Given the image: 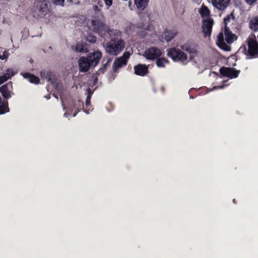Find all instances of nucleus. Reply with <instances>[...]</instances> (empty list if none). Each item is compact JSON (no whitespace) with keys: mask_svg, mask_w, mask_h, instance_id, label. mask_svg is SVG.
<instances>
[{"mask_svg":"<svg viewBox=\"0 0 258 258\" xmlns=\"http://www.w3.org/2000/svg\"><path fill=\"white\" fill-rule=\"evenodd\" d=\"M247 45L248 49L246 45H243L240 47L241 51L244 53L248 58H258V43L254 34L249 35L247 39Z\"/></svg>","mask_w":258,"mask_h":258,"instance_id":"1","label":"nucleus"},{"mask_svg":"<svg viewBox=\"0 0 258 258\" xmlns=\"http://www.w3.org/2000/svg\"><path fill=\"white\" fill-rule=\"evenodd\" d=\"M125 46V42L121 38H111L106 44L105 51L110 55L116 56L123 50Z\"/></svg>","mask_w":258,"mask_h":258,"instance_id":"2","label":"nucleus"},{"mask_svg":"<svg viewBox=\"0 0 258 258\" xmlns=\"http://www.w3.org/2000/svg\"><path fill=\"white\" fill-rule=\"evenodd\" d=\"M47 3V0H35L32 9V14L34 18L39 19L48 14L49 9Z\"/></svg>","mask_w":258,"mask_h":258,"instance_id":"3","label":"nucleus"},{"mask_svg":"<svg viewBox=\"0 0 258 258\" xmlns=\"http://www.w3.org/2000/svg\"><path fill=\"white\" fill-rule=\"evenodd\" d=\"M92 31L100 37L104 38L108 30V26L99 20H93L91 22Z\"/></svg>","mask_w":258,"mask_h":258,"instance_id":"4","label":"nucleus"},{"mask_svg":"<svg viewBox=\"0 0 258 258\" xmlns=\"http://www.w3.org/2000/svg\"><path fill=\"white\" fill-rule=\"evenodd\" d=\"M167 55L174 61L184 62L187 59V55L181 50L175 47L169 48L167 51Z\"/></svg>","mask_w":258,"mask_h":258,"instance_id":"5","label":"nucleus"},{"mask_svg":"<svg viewBox=\"0 0 258 258\" xmlns=\"http://www.w3.org/2000/svg\"><path fill=\"white\" fill-rule=\"evenodd\" d=\"M130 55V52L127 51L124 52L121 56L116 58L112 66L113 71L117 72L120 68L125 66L127 63Z\"/></svg>","mask_w":258,"mask_h":258,"instance_id":"6","label":"nucleus"},{"mask_svg":"<svg viewBox=\"0 0 258 258\" xmlns=\"http://www.w3.org/2000/svg\"><path fill=\"white\" fill-rule=\"evenodd\" d=\"M162 52L159 48L151 47L145 51L144 56L148 60H154L162 55Z\"/></svg>","mask_w":258,"mask_h":258,"instance_id":"7","label":"nucleus"},{"mask_svg":"<svg viewBox=\"0 0 258 258\" xmlns=\"http://www.w3.org/2000/svg\"><path fill=\"white\" fill-rule=\"evenodd\" d=\"M220 73L223 76L232 79L237 78L240 73V71L236 70L235 69L232 68L223 67L220 69Z\"/></svg>","mask_w":258,"mask_h":258,"instance_id":"8","label":"nucleus"},{"mask_svg":"<svg viewBox=\"0 0 258 258\" xmlns=\"http://www.w3.org/2000/svg\"><path fill=\"white\" fill-rule=\"evenodd\" d=\"M0 92L4 98L7 99L10 98L13 93V85L11 82H9L0 87Z\"/></svg>","mask_w":258,"mask_h":258,"instance_id":"9","label":"nucleus"},{"mask_svg":"<svg viewBox=\"0 0 258 258\" xmlns=\"http://www.w3.org/2000/svg\"><path fill=\"white\" fill-rule=\"evenodd\" d=\"M102 56V54L101 52L99 50H97L92 53H90L87 57L89 59L92 67L94 68L98 64Z\"/></svg>","mask_w":258,"mask_h":258,"instance_id":"10","label":"nucleus"},{"mask_svg":"<svg viewBox=\"0 0 258 258\" xmlns=\"http://www.w3.org/2000/svg\"><path fill=\"white\" fill-rule=\"evenodd\" d=\"M213 25V20L212 18H209L203 21L202 25V31L204 33V36L205 37L210 36L211 35Z\"/></svg>","mask_w":258,"mask_h":258,"instance_id":"11","label":"nucleus"},{"mask_svg":"<svg viewBox=\"0 0 258 258\" xmlns=\"http://www.w3.org/2000/svg\"><path fill=\"white\" fill-rule=\"evenodd\" d=\"M78 64L80 72L83 73L87 72L92 67L87 56H81L78 60Z\"/></svg>","mask_w":258,"mask_h":258,"instance_id":"12","label":"nucleus"},{"mask_svg":"<svg viewBox=\"0 0 258 258\" xmlns=\"http://www.w3.org/2000/svg\"><path fill=\"white\" fill-rule=\"evenodd\" d=\"M230 0H212L213 6L219 10L223 11L228 6Z\"/></svg>","mask_w":258,"mask_h":258,"instance_id":"13","label":"nucleus"},{"mask_svg":"<svg viewBox=\"0 0 258 258\" xmlns=\"http://www.w3.org/2000/svg\"><path fill=\"white\" fill-rule=\"evenodd\" d=\"M217 45L222 49L225 51L230 50V47L225 43L223 32H220L217 36Z\"/></svg>","mask_w":258,"mask_h":258,"instance_id":"14","label":"nucleus"},{"mask_svg":"<svg viewBox=\"0 0 258 258\" xmlns=\"http://www.w3.org/2000/svg\"><path fill=\"white\" fill-rule=\"evenodd\" d=\"M135 74L138 76H145L149 72L148 67L146 64H139L134 67Z\"/></svg>","mask_w":258,"mask_h":258,"instance_id":"15","label":"nucleus"},{"mask_svg":"<svg viewBox=\"0 0 258 258\" xmlns=\"http://www.w3.org/2000/svg\"><path fill=\"white\" fill-rule=\"evenodd\" d=\"M20 75L23 77L27 80L30 83L34 84H38L40 83V79L38 77L29 73V72H21Z\"/></svg>","mask_w":258,"mask_h":258,"instance_id":"16","label":"nucleus"},{"mask_svg":"<svg viewBox=\"0 0 258 258\" xmlns=\"http://www.w3.org/2000/svg\"><path fill=\"white\" fill-rule=\"evenodd\" d=\"M180 48L189 54H196L197 52V45L195 43H185L181 45Z\"/></svg>","mask_w":258,"mask_h":258,"instance_id":"17","label":"nucleus"},{"mask_svg":"<svg viewBox=\"0 0 258 258\" xmlns=\"http://www.w3.org/2000/svg\"><path fill=\"white\" fill-rule=\"evenodd\" d=\"M40 76L44 79H46L47 82H50L51 84H53L54 80L52 79V73L50 71L43 70L40 72Z\"/></svg>","mask_w":258,"mask_h":258,"instance_id":"18","label":"nucleus"},{"mask_svg":"<svg viewBox=\"0 0 258 258\" xmlns=\"http://www.w3.org/2000/svg\"><path fill=\"white\" fill-rule=\"evenodd\" d=\"M149 0H135V5L137 8L141 10H144L148 6Z\"/></svg>","mask_w":258,"mask_h":258,"instance_id":"19","label":"nucleus"},{"mask_svg":"<svg viewBox=\"0 0 258 258\" xmlns=\"http://www.w3.org/2000/svg\"><path fill=\"white\" fill-rule=\"evenodd\" d=\"M224 35L225 36V41L227 43H231L232 42L234 34H233L230 29L228 27L224 28Z\"/></svg>","mask_w":258,"mask_h":258,"instance_id":"20","label":"nucleus"},{"mask_svg":"<svg viewBox=\"0 0 258 258\" xmlns=\"http://www.w3.org/2000/svg\"><path fill=\"white\" fill-rule=\"evenodd\" d=\"M177 35L176 32H172L171 30H166L163 33V36L164 39L167 41L169 42L174 37Z\"/></svg>","mask_w":258,"mask_h":258,"instance_id":"21","label":"nucleus"},{"mask_svg":"<svg viewBox=\"0 0 258 258\" xmlns=\"http://www.w3.org/2000/svg\"><path fill=\"white\" fill-rule=\"evenodd\" d=\"M75 51L78 52H87L88 50L85 43H78L76 45Z\"/></svg>","mask_w":258,"mask_h":258,"instance_id":"22","label":"nucleus"},{"mask_svg":"<svg viewBox=\"0 0 258 258\" xmlns=\"http://www.w3.org/2000/svg\"><path fill=\"white\" fill-rule=\"evenodd\" d=\"M107 34H108L111 37L114 36L115 37L114 38H118L121 37L122 33L120 30L117 29H111L108 26V30H107Z\"/></svg>","mask_w":258,"mask_h":258,"instance_id":"23","label":"nucleus"},{"mask_svg":"<svg viewBox=\"0 0 258 258\" xmlns=\"http://www.w3.org/2000/svg\"><path fill=\"white\" fill-rule=\"evenodd\" d=\"M9 112L8 102L7 100L1 102L0 104V115Z\"/></svg>","mask_w":258,"mask_h":258,"instance_id":"24","label":"nucleus"},{"mask_svg":"<svg viewBox=\"0 0 258 258\" xmlns=\"http://www.w3.org/2000/svg\"><path fill=\"white\" fill-rule=\"evenodd\" d=\"M200 14L202 18L209 17L210 15V11L207 7L202 5L200 10Z\"/></svg>","mask_w":258,"mask_h":258,"instance_id":"25","label":"nucleus"},{"mask_svg":"<svg viewBox=\"0 0 258 258\" xmlns=\"http://www.w3.org/2000/svg\"><path fill=\"white\" fill-rule=\"evenodd\" d=\"M249 26L250 29L254 31L258 30V17L251 20L249 23Z\"/></svg>","mask_w":258,"mask_h":258,"instance_id":"26","label":"nucleus"},{"mask_svg":"<svg viewBox=\"0 0 258 258\" xmlns=\"http://www.w3.org/2000/svg\"><path fill=\"white\" fill-rule=\"evenodd\" d=\"M168 62H169V61L167 59H166L164 57H162V58L158 57V58H157L156 63L158 67L164 68V67H165V64L166 63H168Z\"/></svg>","mask_w":258,"mask_h":258,"instance_id":"27","label":"nucleus"},{"mask_svg":"<svg viewBox=\"0 0 258 258\" xmlns=\"http://www.w3.org/2000/svg\"><path fill=\"white\" fill-rule=\"evenodd\" d=\"M16 74L14 70L12 69H7L6 72L2 76L6 79L7 81L8 80L11 79V78Z\"/></svg>","mask_w":258,"mask_h":258,"instance_id":"28","label":"nucleus"},{"mask_svg":"<svg viewBox=\"0 0 258 258\" xmlns=\"http://www.w3.org/2000/svg\"><path fill=\"white\" fill-rule=\"evenodd\" d=\"M231 19L233 20L235 19V16L233 12L231 14L227 15L226 17L224 19L225 27H228L227 25L230 23Z\"/></svg>","mask_w":258,"mask_h":258,"instance_id":"29","label":"nucleus"},{"mask_svg":"<svg viewBox=\"0 0 258 258\" xmlns=\"http://www.w3.org/2000/svg\"><path fill=\"white\" fill-rule=\"evenodd\" d=\"M96 36L93 35L92 34L90 33L86 36V40L87 41L91 43H94L96 41Z\"/></svg>","mask_w":258,"mask_h":258,"instance_id":"30","label":"nucleus"},{"mask_svg":"<svg viewBox=\"0 0 258 258\" xmlns=\"http://www.w3.org/2000/svg\"><path fill=\"white\" fill-rule=\"evenodd\" d=\"M9 53L7 50H5L3 52V54H0V59L2 60L6 59L8 58L9 55Z\"/></svg>","mask_w":258,"mask_h":258,"instance_id":"31","label":"nucleus"},{"mask_svg":"<svg viewBox=\"0 0 258 258\" xmlns=\"http://www.w3.org/2000/svg\"><path fill=\"white\" fill-rule=\"evenodd\" d=\"M53 4L56 5L63 6L64 0H51Z\"/></svg>","mask_w":258,"mask_h":258,"instance_id":"32","label":"nucleus"},{"mask_svg":"<svg viewBox=\"0 0 258 258\" xmlns=\"http://www.w3.org/2000/svg\"><path fill=\"white\" fill-rule=\"evenodd\" d=\"M112 58H108L107 59V61L103 64L104 68H107L110 65V62L112 61Z\"/></svg>","mask_w":258,"mask_h":258,"instance_id":"33","label":"nucleus"},{"mask_svg":"<svg viewBox=\"0 0 258 258\" xmlns=\"http://www.w3.org/2000/svg\"><path fill=\"white\" fill-rule=\"evenodd\" d=\"M91 97H90V96H87L86 100V107H87L88 106L90 105L91 104Z\"/></svg>","mask_w":258,"mask_h":258,"instance_id":"34","label":"nucleus"},{"mask_svg":"<svg viewBox=\"0 0 258 258\" xmlns=\"http://www.w3.org/2000/svg\"><path fill=\"white\" fill-rule=\"evenodd\" d=\"M245 2L249 5H252L253 4L255 3L256 2V0H244Z\"/></svg>","mask_w":258,"mask_h":258,"instance_id":"35","label":"nucleus"},{"mask_svg":"<svg viewBox=\"0 0 258 258\" xmlns=\"http://www.w3.org/2000/svg\"><path fill=\"white\" fill-rule=\"evenodd\" d=\"M105 5L108 7H110L112 5V0H103Z\"/></svg>","mask_w":258,"mask_h":258,"instance_id":"36","label":"nucleus"},{"mask_svg":"<svg viewBox=\"0 0 258 258\" xmlns=\"http://www.w3.org/2000/svg\"><path fill=\"white\" fill-rule=\"evenodd\" d=\"M106 68H104V67L103 66L99 70H98V74H103L106 70Z\"/></svg>","mask_w":258,"mask_h":258,"instance_id":"37","label":"nucleus"},{"mask_svg":"<svg viewBox=\"0 0 258 258\" xmlns=\"http://www.w3.org/2000/svg\"><path fill=\"white\" fill-rule=\"evenodd\" d=\"M87 94H88L87 96H90V97H91V96L93 93V91L90 88H88L87 90Z\"/></svg>","mask_w":258,"mask_h":258,"instance_id":"38","label":"nucleus"},{"mask_svg":"<svg viewBox=\"0 0 258 258\" xmlns=\"http://www.w3.org/2000/svg\"><path fill=\"white\" fill-rule=\"evenodd\" d=\"M6 81V79L3 76H0V85Z\"/></svg>","mask_w":258,"mask_h":258,"instance_id":"39","label":"nucleus"},{"mask_svg":"<svg viewBox=\"0 0 258 258\" xmlns=\"http://www.w3.org/2000/svg\"><path fill=\"white\" fill-rule=\"evenodd\" d=\"M77 103L81 107H84V103L83 102H81L80 100H79Z\"/></svg>","mask_w":258,"mask_h":258,"instance_id":"40","label":"nucleus"},{"mask_svg":"<svg viewBox=\"0 0 258 258\" xmlns=\"http://www.w3.org/2000/svg\"><path fill=\"white\" fill-rule=\"evenodd\" d=\"M98 81V79L97 77H95L94 80V84H95Z\"/></svg>","mask_w":258,"mask_h":258,"instance_id":"41","label":"nucleus"},{"mask_svg":"<svg viewBox=\"0 0 258 258\" xmlns=\"http://www.w3.org/2000/svg\"><path fill=\"white\" fill-rule=\"evenodd\" d=\"M76 113H75V114H74V116H76Z\"/></svg>","mask_w":258,"mask_h":258,"instance_id":"42","label":"nucleus"},{"mask_svg":"<svg viewBox=\"0 0 258 258\" xmlns=\"http://www.w3.org/2000/svg\"><path fill=\"white\" fill-rule=\"evenodd\" d=\"M233 202H234V203L235 202V200H234V199L233 200Z\"/></svg>","mask_w":258,"mask_h":258,"instance_id":"43","label":"nucleus"}]
</instances>
